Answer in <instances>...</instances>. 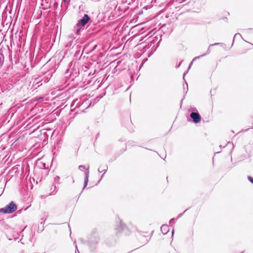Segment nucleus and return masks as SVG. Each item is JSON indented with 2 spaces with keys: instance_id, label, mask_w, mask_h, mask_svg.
Listing matches in <instances>:
<instances>
[{
  "instance_id": "f257e3e1",
  "label": "nucleus",
  "mask_w": 253,
  "mask_h": 253,
  "mask_svg": "<svg viewBox=\"0 0 253 253\" xmlns=\"http://www.w3.org/2000/svg\"><path fill=\"white\" fill-rule=\"evenodd\" d=\"M17 209L16 205L13 202H11L9 205L6 206L4 208L0 209V213H10Z\"/></svg>"
},
{
  "instance_id": "f03ea898",
  "label": "nucleus",
  "mask_w": 253,
  "mask_h": 253,
  "mask_svg": "<svg viewBox=\"0 0 253 253\" xmlns=\"http://www.w3.org/2000/svg\"><path fill=\"white\" fill-rule=\"evenodd\" d=\"M191 118L193 119V121L196 123H199L201 121V117L199 113L192 112L190 114Z\"/></svg>"
},
{
  "instance_id": "7ed1b4c3",
  "label": "nucleus",
  "mask_w": 253,
  "mask_h": 253,
  "mask_svg": "<svg viewBox=\"0 0 253 253\" xmlns=\"http://www.w3.org/2000/svg\"><path fill=\"white\" fill-rule=\"evenodd\" d=\"M89 19L90 18L88 15L84 14L83 18L78 21L77 24L78 25H82V26H84L88 22Z\"/></svg>"
},
{
  "instance_id": "20e7f679",
  "label": "nucleus",
  "mask_w": 253,
  "mask_h": 253,
  "mask_svg": "<svg viewBox=\"0 0 253 253\" xmlns=\"http://www.w3.org/2000/svg\"><path fill=\"white\" fill-rule=\"evenodd\" d=\"M253 49V44L250 42H247L244 47V52L247 53L248 50Z\"/></svg>"
},
{
  "instance_id": "39448f33",
  "label": "nucleus",
  "mask_w": 253,
  "mask_h": 253,
  "mask_svg": "<svg viewBox=\"0 0 253 253\" xmlns=\"http://www.w3.org/2000/svg\"><path fill=\"white\" fill-rule=\"evenodd\" d=\"M127 229V227H126L124 224L121 223L120 226L117 228H116V230L118 233H120L122 231H125Z\"/></svg>"
},
{
  "instance_id": "423d86ee",
  "label": "nucleus",
  "mask_w": 253,
  "mask_h": 253,
  "mask_svg": "<svg viewBox=\"0 0 253 253\" xmlns=\"http://www.w3.org/2000/svg\"><path fill=\"white\" fill-rule=\"evenodd\" d=\"M161 229L162 231L164 230V231H165L166 232L165 233H166L169 229V227L167 225H164L161 227Z\"/></svg>"
},
{
  "instance_id": "0eeeda50",
  "label": "nucleus",
  "mask_w": 253,
  "mask_h": 253,
  "mask_svg": "<svg viewBox=\"0 0 253 253\" xmlns=\"http://www.w3.org/2000/svg\"><path fill=\"white\" fill-rule=\"evenodd\" d=\"M88 176L86 175L85 179H84V188H85L86 186L87 183H88Z\"/></svg>"
},
{
  "instance_id": "6e6552de",
  "label": "nucleus",
  "mask_w": 253,
  "mask_h": 253,
  "mask_svg": "<svg viewBox=\"0 0 253 253\" xmlns=\"http://www.w3.org/2000/svg\"><path fill=\"white\" fill-rule=\"evenodd\" d=\"M249 180L252 182V183H253V178L251 176H248V177Z\"/></svg>"
},
{
  "instance_id": "1a4fd4ad",
  "label": "nucleus",
  "mask_w": 253,
  "mask_h": 253,
  "mask_svg": "<svg viewBox=\"0 0 253 253\" xmlns=\"http://www.w3.org/2000/svg\"><path fill=\"white\" fill-rule=\"evenodd\" d=\"M2 64H3V61L2 60L1 56H0V68L2 66Z\"/></svg>"
},
{
  "instance_id": "9d476101",
  "label": "nucleus",
  "mask_w": 253,
  "mask_h": 253,
  "mask_svg": "<svg viewBox=\"0 0 253 253\" xmlns=\"http://www.w3.org/2000/svg\"><path fill=\"white\" fill-rule=\"evenodd\" d=\"M84 168H84V166H80L79 167V169H84Z\"/></svg>"
},
{
  "instance_id": "9b49d317",
  "label": "nucleus",
  "mask_w": 253,
  "mask_h": 253,
  "mask_svg": "<svg viewBox=\"0 0 253 253\" xmlns=\"http://www.w3.org/2000/svg\"><path fill=\"white\" fill-rule=\"evenodd\" d=\"M63 1H66V0H63Z\"/></svg>"
}]
</instances>
